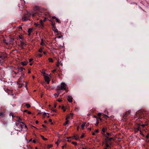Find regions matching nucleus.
Listing matches in <instances>:
<instances>
[{
    "instance_id": "nucleus-12",
    "label": "nucleus",
    "mask_w": 149,
    "mask_h": 149,
    "mask_svg": "<svg viewBox=\"0 0 149 149\" xmlns=\"http://www.w3.org/2000/svg\"><path fill=\"white\" fill-rule=\"evenodd\" d=\"M140 127L139 126H138L137 125V127L134 128V132L136 133L138 132L139 131H140Z\"/></svg>"
},
{
    "instance_id": "nucleus-18",
    "label": "nucleus",
    "mask_w": 149,
    "mask_h": 149,
    "mask_svg": "<svg viewBox=\"0 0 149 149\" xmlns=\"http://www.w3.org/2000/svg\"><path fill=\"white\" fill-rule=\"evenodd\" d=\"M50 21L52 22V23L51 24L52 26V27H54V26H55V22H54L52 21H51V20H49Z\"/></svg>"
},
{
    "instance_id": "nucleus-10",
    "label": "nucleus",
    "mask_w": 149,
    "mask_h": 149,
    "mask_svg": "<svg viewBox=\"0 0 149 149\" xmlns=\"http://www.w3.org/2000/svg\"><path fill=\"white\" fill-rule=\"evenodd\" d=\"M17 118H18V120H17V122H18V123H22L24 125V123L22 121V119L21 118L18 117H17Z\"/></svg>"
},
{
    "instance_id": "nucleus-40",
    "label": "nucleus",
    "mask_w": 149,
    "mask_h": 149,
    "mask_svg": "<svg viewBox=\"0 0 149 149\" xmlns=\"http://www.w3.org/2000/svg\"><path fill=\"white\" fill-rule=\"evenodd\" d=\"M53 146L52 145H48L47 146V148H52Z\"/></svg>"
},
{
    "instance_id": "nucleus-2",
    "label": "nucleus",
    "mask_w": 149,
    "mask_h": 149,
    "mask_svg": "<svg viewBox=\"0 0 149 149\" xmlns=\"http://www.w3.org/2000/svg\"><path fill=\"white\" fill-rule=\"evenodd\" d=\"M21 123H16V125L17 128L15 127V128L17 131H19L20 132L22 130V129L24 128V124L22 125Z\"/></svg>"
},
{
    "instance_id": "nucleus-11",
    "label": "nucleus",
    "mask_w": 149,
    "mask_h": 149,
    "mask_svg": "<svg viewBox=\"0 0 149 149\" xmlns=\"http://www.w3.org/2000/svg\"><path fill=\"white\" fill-rule=\"evenodd\" d=\"M73 98L72 96H68L67 100L68 102H72Z\"/></svg>"
},
{
    "instance_id": "nucleus-6",
    "label": "nucleus",
    "mask_w": 149,
    "mask_h": 149,
    "mask_svg": "<svg viewBox=\"0 0 149 149\" xmlns=\"http://www.w3.org/2000/svg\"><path fill=\"white\" fill-rule=\"evenodd\" d=\"M44 77L45 81L47 82L48 84H49L50 81L49 77L46 75H45Z\"/></svg>"
},
{
    "instance_id": "nucleus-55",
    "label": "nucleus",
    "mask_w": 149,
    "mask_h": 149,
    "mask_svg": "<svg viewBox=\"0 0 149 149\" xmlns=\"http://www.w3.org/2000/svg\"><path fill=\"white\" fill-rule=\"evenodd\" d=\"M33 142L34 143H36V141L35 139H34L33 141Z\"/></svg>"
},
{
    "instance_id": "nucleus-9",
    "label": "nucleus",
    "mask_w": 149,
    "mask_h": 149,
    "mask_svg": "<svg viewBox=\"0 0 149 149\" xmlns=\"http://www.w3.org/2000/svg\"><path fill=\"white\" fill-rule=\"evenodd\" d=\"M105 137L106 138L105 139V141H106L107 142H109L111 141L112 139H113V138L112 137L109 138L108 136H106Z\"/></svg>"
},
{
    "instance_id": "nucleus-4",
    "label": "nucleus",
    "mask_w": 149,
    "mask_h": 149,
    "mask_svg": "<svg viewBox=\"0 0 149 149\" xmlns=\"http://www.w3.org/2000/svg\"><path fill=\"white\" fill-rule=\"evenodd\" d=\"M17 69L18 72H21V73L24 72V71L25 70V68L20 67H18L17 68Z\"/></svg>"
},
{
    "instance_id": "nucleus-25",
    "label": "nucleus",
    "mask_w": 149,
    "mask_h": 149,
    "mask_svg": "<svg viewBox=\"0 0 149 149\" xmlns=\"http://www.w3.org/2000/svg\"><path fill=\"white\" fill-rule=\"evenodd\" d=\"M41 137H42V139L44 141H46L47 140V139L45 138L43 136L41 135Z\"/></svg>"
},
{
    "instance_id": "nucleus-27",
    "label": "nucleus",
    "mask_w": 149,
    "mask_h": 149,
    "mask_svg": "<svg viewBox=\"0 0 149 149\" xmlns=\"http://www.w3.org/2000/svg\"><path fill=\"white\" fill-rule=\"evenodd\" d=\"M49 61L50 62H53V59L51 58H49Z\"/></svg>"
},
{
    "instance_id": "nucleus-20",
    "label": "nucleus",
    "mask_w": 149,
    "mask_h": 149,
    "mask_svg": "<svg viewBox=\"0 0 149 149\" xmlns=\"http://www.w3.org/2000/svg\"><path fill=\"white\" fill-rule=\"evenodd\" d=\"M20 43L21 47L23 46V45H24V42L22 41V40H20Z\"/></svg>"
},
{
    "instance_id": "nucleus-30",
    "label": "nucleus",
    "mask_w": 149,
    "mask_h": 149,
    "mask_svg": "<svg viewBox=\"0 0 149 149\" xmlns=\"http://www.w3.org/2000/svg\"><path fill=\"white\" fill-rule=\"evenodd\" d=\"M38 15V13H33L32 15V16L33 17H35L37 15Z\"/></svg>"
},
{
    "instance_id": "nucleus-41",
    "label": "nucleus",
    "mask_w": 149,
    "mask_h": 149,
    "mask_svg": "<svg viewBox=\"0 0 149 149\" xmlns=\"http://www.w3.org/2000/svg\"><path fill=\"white\" fill-rule=\"evenodd\" d=\"M102 115V113H98L97 115V116L100 118L101 116Z\"/></svg>"
},
{
    "instance_id": "nucleus-5",
    "label": "nucleus",
    "mask_w": 149,
    "mask_h": 149,
    "mask_svg": "<svg viewBox=\"0 0 149 149\" xmlns=\"http://www.w3.org/2000/svg\"><path fill=\"white\" fill-rule=\"evenodd\" d=\"M107 130L106 127H103L102 128V131H101V133L104 136H106V134H105L106 132H107Z\"/></svg>"
},
{
    "instance_id": "nucleus-51",
    "label": "nucleus",
    "mask_w": 149,
    "mask_h": 149,
    "mask_svg": "<svg viewBox=\"0 0 149 149\" xmlns=\"http://www.w3.org/2000/svg\"><path fill=\"white\" fill-rule=\"evenodd\" d=\"M59 63L58 62V63L57 64H56V66L58 67H59Z\"/></svg>"
},
{
    "instance_id": "nucleus-64",
    "label": "nucleus",
    "mask_w": 149,
    "mask_h": 149,
    "mask_svg": "<svg viewBox=\"0 0 149 149\" xmlns=\"http://www.w3.org/2000/svg\"><path fill=\"white\" fill-rule=\"evenodd\" d=\"M65 109V108L64 106H62V109L63 110V109Z\"/></svg>"
},
{
    "instance_id": "nucleus-43",
    "label": "nucleus",
    "mask_w": 149,
    "mask_h": 149,
    "mask_svg": "<svg viewBox=\"0 0 149 149\" xmlns=\"http://www.w3.org/2000/svg\"><path fill=\"white\" fill-rule=\"evenodd\" d=\"M10 116H12V117H13V118L14 117V116L13 114L12 113H10Z\"/></svg>"
},
{
    "instance_id": "nucleus-23",
    "label": "nucleus",
    "mask_w": 149,
    "mask_h": 149,
    "mask_svg": "<svg viewBox=\"0 0 149 149\" xmlns=\"http://www.w3.org/2000/svg\"><path fill=\"white\" fill-rule=\"evenodd\" d=\"M94 117L96 118L97 120L99 119L101 121H102V118H100V117L98 118L97 116H94Z\"/></svg>"
},
{
    "instance_id": "nucleus-58",
    "label": "nucleus",
    "mask_w": 149,
    "mask_h": 149,
    "mask_svg": "<svg viewBox=\"0 0 149 149\" xmlns=\"http://www.w3.org/2000/svg\"><path fill=\"white\" fill-rule=\"evenodd\" d=\"M42 126L44 128L46 127V126L45 125L42 124Z\"/></svg>"
},
{
    "instance_id": "nucleus-37",
    "label": "nucleus",
    "mask_w": 149,
    "mask_h": 149,
    "mask_svg": "<svg viewBox=\"0 0 149 149\" xmlns=\"http://www.w3.org/2000/svg\"><path fill=\"white\" fill-rule=\"evenodd\" d=\"M47 115H49V114L48 113H44L43 114V116L44 117H45V116H47Z\"/></svg>"
},
{
    "instance_id": "nucleus-32",
    "label": "nucleus",
    "mask_w": 149,
    "mask_h": 149,
    "mask_svg": "<svg viewBox=\"0 0 149 149\" xmlns=\"http://www.w3.org/2000/svg\"><path fill=\"white\" fill-rule=\"evenodd\" d=\"M27 108H29L31 107L30 105L29 104H26V105Z\"/></svg>"
},
{
    "instance_id": "nucleus-3",
    "label": "nucleus",
    "mask_w": 149,
    "mask_h": 149,
    "mask_svg": "<svg viewBox=\"0 0 149 149\" xmlns=\"http://www.w3.org/2000/svg\"><path fill=\"white\" fill-rule=\"evenodd\" d=\"M31 13H28L27 14L24 15L22 17L23 21L26 22L29 19V17L31 16Z\"/></svg>"
},
{
    "instance_id": "nucleus-13",
    "label": "nucleus",
    "mask_w": 149,
    "mask_h": 149,
    "mask_svg": "<svg viewBox=\"0 0 149 149\" xmlns=\"http://www.w3.org/2000/svg\"><path fill=\"white\" fill-rule=\"evenodd\" d=\"M33 31V29L32 28H29L28 29V35L30 36L31 35V33Z\"/></svg>"
},
{
    "instance_id": "nucleus-49",
    "label": "nucleus",
    "mask_w": 149,
    "mask_h": 149,
    "mask_svg": "<svg viewBox=\"0 0 149 149\" xmlns=\"http://www.w3.org/2000/svg\"><path fill=\"white\" fill-rule=\"evenodd\" d=\"M140 132V134L141 135H142V136H144V135L142 134V132L140 130L139 131Z\"/></svg>"
},
{
    "instance_id": "nucleus-42",
    "label": "nucleus",
    "mask_w": 149,
    "mask_h": 149,
    "mask_svg": "<svg viewBox=\"0 0 149 149\" xmlns=\"http://www.w3.org/2000/svg\"><path fill=\"white\" fill-rule=\"evenodd\" d=\"M99 122L98 120H97L96 123L95 124V125L96 126H97V125H98V124H99Z\"/></svg>"
},
{
    "instance_id": "nucleus-35",
    "label": "nucleus",
    "mask_w": 149,
    "mask_h": 149,
    "mask_svg": "<svg viewBox=\"0 0 149 149\" xmlns=\"http://www.w3.org/2000/svg\"><path fill=\"white\" fill-rule=\"evenodd\" d=\"M59 95V94L58 93H55L54 94V95L56 97H58Z\"/></svg>"
},
{
    "instance_id": "nucleus-14",
    "label": "nucleus",
    "mask_w": 149,
    "mask_h": 149,
    "mask_svg": "<svg viewBox=\"0 0 149 149\" xmlns=\"http://www.w3.org/2000/svg\"><path fill=\"white\" fill-rule=\"evenodd\" d=\"M73 138L77 140H79V137L78 134H75L73 136Z\"/></svg>"
},
{
    "instance_id": "nucleus-39",
    "label": "nucleus",
    "mask_w": 149,
    "mask_h": 149,
    "mask_svg": "<svg viewBox=\"0 0 149 149\" xmlns=\"http://www.w3.org/2000/svg\"><path fill=\"white\" fill-rule=\"evenodd\" d=\"M40 24L42 26H43L44 24H43V22L42 20H40Z\"/></svg>"
},
{
    "instance_id": "nucleus-21",
    "label": "nucleus",
    "mask_w": 149,
    "mask_h": 149,
    "mask_svg": "<svg viewBox=\"0 0 149 149\" xmlns=\"http://www.w3.org/2000/svg\"><path fill=\"white\" fill-rule=\"evenodd\" d=\"M61 90H62V89L61 88V86H58L56 88V90L60 91Z\"/></svg>"
},
{
    "instance_id": "nucleus-7",
    "label": "nucleus",
    "mask_w": 149,
    "mask_h": 149,
    "mask_svg": "<svg viewBox=\"0 0 149 149\" xmlns=\"http://www.w3.org/2000/svg\"><path fill=\"white\" fill-rule=\"evenodd\" d=\"M130 113V111L129 110L128 111H126L125 113L123 115V118L125 119L127 118V116Z\"/></svg>"
},
{
    "instance_id": "nucleus-50",
    "label": "nucleus",
    "mask_w": 149,
    "mask_h": 149,
    "mask_svg": "<svg viewBox=\"0 0 149 149\" xmlns=\"http://www.w3.org/2000/svg\"><path fill=\"white\" fill-rule=\"evenodd\" d=\"M99 132V130L98 129L96 130L95 131V132L96 133H98Z\"/></svg>"
},
{
    "instance_id": "nucleus-26",
    "label": "nucleus",
    "mask_w": 149,
    "mask_h": 149,
    "mask_svg": "<svg viewBox=\"0 0 149 149\" xmlns=\"http://www.w3.org/2000/svg\"><path fill=\"white\" fill-rule=\"evenodd\" d=\"M19 38L20 39V40H22V39L23 38L22 36V35H20L19 36Z\"/></svg>"
},
{
    "instance_id": "nucleus-24",
    "label": "nucleus",
    "mask_w": 149,
    "mask_h": 149,
    "mask_svg": "<svg viewBox=\"0 0 149 149\" xmlns=\"http://www.w3.org/2000/svg\"><path fill=\"white\" fill-rule=\"evenodd\" d=\"M44 44V40L43 39H41V42L40 43V45H43Z\"/></svg>"
},
{
    "instance_id": "nucleus-15",
    "label": "nucleus",
    "mask_w": 149,
    "mask_h": 149,
    "mask_svg": "<svg viewBox=\"0 0 149 149\" xmlns=\"http://www.w3.org/2000/svg\"><path fill=\"white\" fill-rule=\"evenodd\" d=\"M52 29L54 31V32L56 33H58V32L57 29L56 28V26L54 27H52Z\"/></svg>"
},
{
    "instance_id": "nucleus-17",
    "label": "nucleus",
    "mask_w": 149,
    "mask_h": 149,
    "mask_svg": "<svg viewBox=\"0 0 149 149\" xmlns=\"http://www.w3.org/2000/svg\"><path fill=\"white\" fill-rule=\"evenodd\" d=\"M28 63V62L27 61H23L21 62V64L23 65H26Z\"/></svg>"
},
{
    "instance_id": "nucleus-48",
    "label": "nucleus",
    "mask_w": 149,
    "mask_h": 149,
    "mask_svg": "<svg viewBox=\"0 0 149 149\" xmlns=\"http://www.w3.org/2000/svg\"><path fill=\"white\" fill-rule=\"evenodd\" d=\"M146 137L147 139H148L149 138V135L147 134V135L146 136Z\"/></svg>"
},
{
    "instance_id": "nucleus-47",
    "label": "nucleus",
    "mask_w": 149,
    "mask_h": 149,
    "mask_svg": "<svg viewBox=\"0 0 149 149\" xmlns=\"http://www.w3.org/2000/svg\"><path fill=\"white\" fill-rule=\"evenodd\" d=\"M42 56V55L41 54H38V56L39 57H41Z\"/></svg>"
},
{
    "instance_id": "nucleus-54",
    "label": "nucleus",
    "mask_w": 149,
    "mask_h": 149,
    "mask_svg": "<svg viewBox=\"0 0 149 149\" xmlns=\"http://www.w3.org/2000/svg\"><path fill=\"white\" fill-rule=\"evenodd\" d=\"M1 52H0V58L2 59H3V57L1 55Z\"/></svg>"
},
{
    "instance_id": "nucleus-62",
    "label": "nucleus",
    "mask_w": 149,
    "mask_h": 149,
    "mask_svg": "<svg viewBox=\"0 0 149 149\" xmlns=\"http://www.w3.org/2000/svg\"><path fill=\"white\" fill-rule=\"evenodd\" d=\"M31 71L29 69V70H28V73L29 74H30V73H31Z\"/></svg>"
},
{
    "instance_id": "nucleus-34",
    "label": "nucleus",
    "mask_w": 149,
    "mask_h": 149,
    "mask_svg": "<svg viewBox=\"0 0 149 149\" xmlns=\"http://www.w3.org/2000/svg\"><path fill=\"white\" fill-rule=\"evenodd\" d=\"M25 76V74L24 72L22 73H21V77H22V78H23Z\"/></svg>"
},
{
    "instance_id": "nucleus-31",
    "label": "nucleus",
    "mask_w": 149,
    "mask_h": 149,
    "mask_svg": "<svg viewBox=\"0 0 149 149\" xmlns=\"http://www.w3.org/2000/svg\"><path fill=\"white\" fill-rule=\"evenodd\" d=\"M69 122V120H67L63 124V125L64 126L66 125Z\"/></svg>"
},
{
    "instance_id": "nucleus-56",
    "label": "nucleus",
    "mask_w": 149,
    "mask_h": 149,
    "mask_svg": "<svg viewBox=\"0 0 149 149\" xmlns=\"http://www.w3.org/2000/svg\"><path fill=\"white\" fill-rule=\"evenodd\" d=\"M33 60V59L32 58H30L29 60V62H31V61H32Z\"/></svg>"
},
{
    "instance_id": "nucleus-16",
    "label": "nucleus",
    "mask_w": 149,
    "mask_h": 149,
    "mask_svg": "<svg viewBox=\"0 0 149 149\" xmlns=\"http://www.w3.org/2000/svg\"><path fill=\"white\" fill-rule=\"evenodd\" d=\"M105 148H109L110 147V145L109 144V142H107L105 141Z\"/></svg>"
},
{
    "instance_id": "nucleus-22",
    "label": "nucleus",
    "mask_w": 149,
    "mask_h": 149,
    "mask_svg": "<svg viewBox=\"0 0 149 149\" xmlns=\"http://www.w3.org/2000/svg\"><path fill=\"white\" fill-rule=\"evenodd\" d=\"M138 126H139L140 127V126H142V127L143 128L145 126V125L144 124H141V123H139L137 125Z\"/></svg>"
},
{
    "instance_id": "nucleus-29",
    "label": "nucleus",
    "mask_w": 149,
    "mask_h": 149,
    "mask_svg": "<svg viewBox=\"0 0 149 149\" xmlns=\"http://www.w3.org/2000/svg\"><path fill=\"white\" fill-rule=\"evenodd\" d=\"M42 48L40 47L39 50V52L40 53H42Z\"/></svg>"
},
{
    "instance_id": "nucleus-45",
    "label": "nucleus",
    "mask_w": 149,
    "mask_h": 149,
    "mask_svg": "<svg viewBox=\"0 0 149 149\" xmlns=\"http://www.w3.org/2000/svg\"><path fill=\"white\" fill-rule=\"evenodd\" d=\"M72 143L74 145H77V143L74 142H72Z\"/></svg>"
},
{
    "instance_id": "nucleus-44",
    "label": "nucleus",
    "mask_w": 149,
    "mask_h": 149,
    "mask_svg": "<svg viewBox=\"0 0 149 149\" xmlns=\"http://www.w3.org/2000/svg\"><path fill=\"white\" fill-rule=\"evenodd\" d=\"M3 124L4 125H5L6 126L7 125V123L6 122H3Z\"/></svg>"
},
{
    "instance_id": "nucleus-60",
    "label": "nucleus",
    "mask_w": 149,
    "mask_h": 149,
    "mask_svg": "<svg viewBox=\"0 0 149 149\" xmlns=\"http://www.w3.org/2000/svg\"><path fill=\"white\" fill-rule=\"evenodd\" d=\"M66 146V145H64V146H62V149H64V148L65 147V146Z\"/></svg>"
},
{
    "instance_id": "nucleus-1",
    "label": "nucleus",
    "mask_w": 149,
    "mask_h": 149,
    "mask_svg": "<svg viewBox=\"0 0 149 149\" xmlns=\"http://www.w3.org/2000/svg\"><path fill=\"white\" fill-rule=\"evenodd\" d=\"M144 113L145 112L144 111L141 110H139L136 112L134 117H139V118H144Z\"/></svg>"
},
{
    "instance_id": "nucleus-61",
    "label": "nucleus",
    "mask_w": 149,
    "mask_h": 149,
    "mask_svg": "<svg viewBox=\"0 0 149 149\" xmlns=\"http://www.w3.org/2000/svg\"><path fill=\"white\" fill-rule=\"evenodd\" d=\"M24 127H25V128L27 129V125H26L25 124H24Z\"/></svg>"
},
{
    "instance_id": "nucleus-8",
    "label": "nucleus",
    "mask_w": 149,
    "mask_h": 149,
    "mask_svg": "<svg viewBox=\"0 0 149 149\" xmlns=\"http://www.w3.org/2000/svg\"><path fill=\"white\" fill-rule=\"evenodd\" d=\"M66 85L65 83L62 82L61 83V86L63 90H65L66 89Z\"/></svg>"
},
{
    "instance_id": "nucleus-19",
    "label": "nucleus",
    "mask_w": 149,
    "mask_h": 149,
    "mask_svg": "<svg viewBox=\"0 0 149 149\" xmlns=\"http://www.w3.org/2000/svg\"><path fill=\"white\" fill-rule=\"evenodd\" d=\"M4 116V113L3 112H0V118L3 117Z\"/></svg>"
},
{
    "instance_id": "nucleus-63",
    "label": "nucleus",
    "mask_w": 149,
    "mask_h": 149,
    "mask_svg": "<svg viewBox=\"0 0 149 149\" xmlns=\"http://www.w3.org/2000/svg\"><path fill=\"white\" fill-rule=\"evenodd\" d=\"M27 113L28 114H31V112L30 111H27Z\"/></svg>"
},
{
    "instance_id": "nucleus-33",
    "label": "nucleus",
    "mask_w": 149,
    "mask_h": 149,
    "mask_svg": "<svg viewBox=\"0 0 149 149\" xmlns=\"http://www.w3.org/2000/svg\"><path fill=\"white\" fill-rule=\"evenodd\" d=\"M85 124H86V123H84L83 124H82L81 126V128H82L83 129H84V127H85Z\"/></svg>"
},
{
    "instance_id": "nucleus-57",
    "label": "nucleus",
    "mask_w": 149,
    "mask_h": 149,
    "mask_svg": "<svg viewBox=\"0 0 149 149\" xmlns=\"http://www.w3.org/2000/svg\"><path fill=\"white\" fill-rule=\"evenodd\" d=\"M56 69H54V70L53 71H52V72L53 73H54L56 71Z\"/></svg>"
},
{
    "instance_id": "nucleus-53",
    "label": "nucleus",
    "mask_w": 149,
    "mask_h": 149,
    "mask_svg": "<svg viewBox=\"0 0 149 149\" xmlns=\"http://www.w3.org/2000/svg\"><path fill=\"white\" fill-rule=\"evenodd\" d=\"M22 77H19V79H18V81H20L22 80Z\"/></svg>"
},
{
    "instance_id": "nucleus-38",
    "label": "nucleus",
    "mask_w": 149,
    "mask_h": 149,
    "mask_svg": "<svg viewBox=\"0 0 149 149\" xmlns=\"http://www.w3.org/2000/svg\"><path fill=\"white\" fill-rule=\"evenodd\" d=\"M85 136V135L84 133H83L80 136V138L82 139Z\"/></svg>"
},
{
    "instance_id": "nucleus-46",
    "label": "nucleus",
    "mask_w": 149,
    "mask_h": 149,
    "mask_svg": "<svg viewBox=\"0 0 149 149\" xmlns=\"http://www.w3.org/2000/svg\"><path fill=\"white\" fill-rule=\"evenodd\" d=\"M58 101L60 102H61L62 101V100L61 98H59L58 99Z\"/></svg>"
},
{
    "instance_id": "nucleus-28",
    "label": "nucleus",
    "mask_w": 149,
    "mask_h": 149,
    "mask_svg": "<svg viewBox=\"0 0 149 149\" xmlns=\"http://www.w3.org/2000/svg\"><path fill=\"white\" fill-rule=\"evenodd\" d=\"M111 135V133H109L108 132H107L106 134V136H110Z\"/></svg>"
},
{
    "instance_id": "nucleus-52",
    "label": "nucleus",
    "mask_w": 149,
    "mask_h": 149,
    "mask_svg": "<svg viewBox=\"0 0 149 149\" xmlns=\"http://www.w3.org/2000/svg\"><path fill=\"white\" fill-rule=\"evenodd\" d=\"M62 36H63L62 35H60V36H58V38H61Z\"/></svg>"
},
{
    "instance_id": "nucleus-36",
    "label": "nucleus",
    "mask_w": 149,
    "mask_h": 149,
    "mask_svg": "<svg viewBox=\"0 0 149 149\" xmlns=\"http://www.w3.org/2000/svg\"><path fill=\"white\" fill-rule=\"evenodd\" d=\"M56 22L58 23H61V22L60 21V20H59V19L58 18H56Z\"/></svg>"
},
{
    "instance_id": "nucleus-59",
    "label": "nucleus",
    "mask_w": 149,
    "mask_h": 149,
    "mask_svg": "<svg viewBox=\"0 0 149 149\" xmlns=\"http://www.w3.org/2000/svg\"><path fill=\"white\" fill-rule=\"evenodd\" d=\"M47 18L46 17V18H45L44 19V22H45L46 21L47 19Z\"/></svg>"
}]
</instances>
